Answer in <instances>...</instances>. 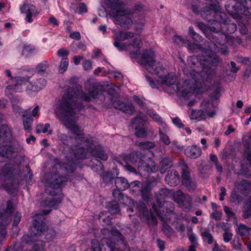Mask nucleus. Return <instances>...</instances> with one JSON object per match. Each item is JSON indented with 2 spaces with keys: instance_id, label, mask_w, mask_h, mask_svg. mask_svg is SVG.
I'll list each match as a JSON object with an SVG mask.
<instances>
[{
  "instance_id": "4d7b16f0",
  "label": "nucleus",
  "mask_w": 251,
  "mask_h": 251,
  "mask_svg": "<svg viewBox=\"0 0 251 251\" xmlns=\"http://www.w3.org/2000/svg\"><path fill=\"white\" fill-rule=\"evenodd\" d=\"M12 108L15 113H19V114L21 116H25V115H26V114H27V112L29 111L27 110L22 109L16 104H12Z\"/></svg>"
},
{
  "instance_id": "e2e57ef3",
  "label": "nucleus",
  "mask_w": 251,
  "mask_h": 251,
  "mask_svg": "<svg viewBox=\"0 0 251 251\" xmlns=\"http://www.w3.org/2000/svg\"><path fill=\"white\" fill-rule=\"evenodd\" d=\"M14 209L15 208L13 202L12 201L9 200L7 202L6 209L4 213H7L11 216V213L13 212Z\"/></svg>"
},
{
  "instance_id": "680f3d73",
  "label": "nucleus",
  "mask_w": 251,
  "mask_h": 251,
  "mask_svg": "<svg viewBox=\"0 0 251 251\" xmlns=\"http://www.w3.org/2000/svg\"><path fill=\"white\" fill-rule=\"evenodd\" d=\"M145 116L143 114L141 113L139 116H137L132 119L131 123L132 125H142L144 122Z\"/></svg>"
},
{
  "instance_id": "a19ab883",
  "label": "nucleus",
  "mask_w": 251,
  "mask_h": 251,
  "mask_svg": "<svg viewBox=\"0 0 251 251\" xmlns=\"http://www.w3.org/2000/svg\"><path fill=\"white\" fill-rule=\"evenodd\" d=\"M250 231H251V228L249 226L243 224L239 225L238 232L241 236H243L249 235Z\"/></svg>"
},
{
  "instance_id": "338daca9",
  "label": "nucleus",
  "mask_w": 251,
  "mask_h": 251,
  "mask_svg": "<svg viewBox=\"0 0 251 251\" xmlns=\"http://www.w3.org/2000/svg\"><path fill=\"white\" fill-rule=\"evenodd\" d=\"M163 232L167 235H170L173 232V228L167 223H163Z\"/></svg>"
},
{
  "instance_id": "774afa93",
  "label": "nucleus",
  "mask_w": 251,
  "mask_h": 251,
  "mask_svg": "<svg viewBox=\"0 0 251 251\" xmlns=\"http://www.w3.org/2000/svg\"><path fill=\"white\" fill-rule=\"evenodd\" d=\"M161 202H160L159 205L158 207L155 204H153L152 206V209L154 213L156 214V216L161 217L162 214L161 213V209L162 207L161 206Z\"/></svg>"
},
{
  "instance_id": "412c9836",
  "label": "nucleus",
  "mask_w": 251,
  "mask_h": 251,
  "mask_svg": "<svg viewBox=\"0 0 251 251\" xmlns=\"http://www.w3.org/2000/svg\"><path fill=\"white\" fill-rule=\"evenodd\" d=\"M165 181L171 186H176L180 181L178 173L175 170L168 171L165 178Z\"/></svg>"
},
{
  "instance_id": "7ed1b4c3",
  "label": "nucleus",
  "mask_w": 251,
  "mask_h": 251,
  "mask_svg": "<svg viewBox=\"0 0 251 251\" xmlns=\"http://www.w3.org/2000/svg\"><path fill=\"white\" fill-rule=\"evenodd\" d=\"M21 164L13 165L6 164L0 169V187L4 188L9 193H13L18 187L20 181L25 180L26 183L33 182L32 172L28 165L23 171Z\"/></svg>"
},
{
  "instance_id": "f704fd0d",
  "label": "nucleus",
  "mask_w": 251,
  "mask_h": 251,
  "mask_svg": "<svg viewBox=\"0 0 251 251\" xmlns=\"http://www.w3.org/2000/svg\"><path fill=\"white\" fill-rule=\"evenodd\" d=\"M106 207L108 211L112 214H115L120 211V207L118 202L116 201H113L109 202Z\"/></svg>"
},
{
  "instance_id": "4be33fe9",
  "label": "nucleus",
  "mask_w": 251,
  "mask_h": 251,
  "mask_svg": "<svg viewBox=\"0 0 251 251\" xmlns=\"http://www.w3.org/2000/svg\"><path fill=\"white\" fill-rule=\"evenodd\" d=\"M47 84L46 80L43 77L37 79L33 83L29 84L27 86L26 90H31L37 92L43 89Z\"/></svg>"
},
{
  "instance_id": "c756f323",
  "label": "nucleus",
  "mask_w": 251,
  "mask_h": 251,
  "mask_svg": "<svg viewBox=\"0 0 251 251\" xmlns=\"http://www.w3.org/2000/svg\"><path fill=\"white\" fill-rule=\"evenodd\" d=\"M62 201V199L60 197L52 198L50 199H47L44 200L41 202V205L44 207H48L50 208L54 207L58 204L60 203Z\"/></svg>"
},
{
  "instance_id": "f257e3e1",
  "label": "nucleus",
  "mask_w": 251,
  "mask_h": 251,
  "mask_svg": "<svg viewBox=\"0 0 251 251\" xmlns=\"http://www.w3.org/2000/svg\"><path fill=\"white\" fill-rule=\"evenodd\" d=\"M77 98L86 102L91 101V98L81 90V87L76 85L75 88L69 87L61 100L54 106V113L57 118L64 122L65 126L74 135L77 143H87V147L93 144V139L89 136H85L83 130L75 123V110L83 108L80 102H77Z\"/></svg>"
},
{
  "instance_id": "aec40b11",
  "label": "nucleus",
  "mask_w": 251,
  "mask_h": 251,
  "mask_svg": "<svg viewBox=\"0 0 251 251\" xmlns=\"http://www.w3.org/2000/svg\"><path fill=\"white\" fill-rule=\"evenodd\" d=\"M82 146L79 147L76 149L74 152V156L77 159H82L86 158L88 151H91L92 144H90L89 147H87V143H79Z\"/></svg>"
},
{
  "instance_id": "2eb2a0df",
  "label": "nucleus",
  "mask_w": 251,
  "mask_h": 251,
  "mask_svg": "<svg viewBox=\"0 0 251 251\" xmlns=\"http://www.w3.org/2000/svg\"><path fill=\"white\" fill-rule=\"evenodd\" d=\"M20 12L22 14H25V20L29 23L32 22V17L38 15L39 12L35 5L29 3L27 1H25L23 4L20 6Z\"/></svg>"
},
{
  "instance_id": "6ab92c4d",
  "label": "nucleus",
  "mask_w": 251,
  "mask_h": 251,
  "mask_svg": "<svg viewBox=\"0 0 251 251\" xmlns=\"http://www.w3.org/2000/svg\"><path fill=\"white\" fill-rule=\"evenodd\" d=\"M112 105L115 109L129 114H132L134 110L133 104L131 102L125 103L117 100L113 102Z\"/></svg>"
},
{
  "instance_id": "6e6d98bb",
  "label": "nucleus",
  "mask_w": 251,
  "mask_h": 251,
  "mask_svg": "<svg viewBox=\"0 0 251 251\" xmlns=\"http://www.w3.org/2000/svg\"><path fill=\"white\" fill-rule=\"evenodd\" d=\"M163 205L166 208V213L171 214L174 211V204L172 202L169 201H164Z\"/></svg>"
},
{
  "instance_id": "4c0bfd02",
  "label": "nucleus",
  "mask_w": 251,
  "mask_h": 251,
  "mask_svg": "<svg viewBox=\"0 0 251 251\" xmlns=\"http://www.w3.org/2000/svg\"><path fill=\"white\" fill-rule=\"evenodd\" d=\"M109 7L113 10L123 8L125 7V3L120 0H108Z\"/></svg>"
},
{
  "instance_id": "423d86ee",
  "label": "nucleus",
  "mask_w": 251,
  "mask_h": 251,
  "mask_svg": "<svg viewBox=\"0 0 251 251\" xmlns=\"http://www.w3.org/2000/svg\"><path fill=\"white\" fill-rule=\"evenodd\" d=\"M11 134L9 128L6 125H2L0 127V162L5 161L6 159H14V164L12 162L8 163L11 165L16 163L21 164L23 160L22 156L19 155V149L18 148L7 144L10 142Z\"/></svg>"
},
{
  "instance_id": "20e7f679",
  "label": "nucleus",
  "mask_w": 251,
  "mask_h": 251,
  "mask_svg": "<svg viewBox=\"0 0 251 251\" xmlns=\"http://www.w3.org/2000/svg\"><path fill=\"white\" fill-rule=\"evenodd\" d=\"M56 164L52 168L53 173L47 174L45 175L46 180V192L50 196L60 195L61 188L66 184L68 178L63 176L67 173H73L76 169V165L74 162L67 163L58 162V159L55 158Z\"/></svg>"
},
{
  "instance_id": "3c124183",
  "label": "nucleus",
  "mask_w": 251,
  "mask_h": 251,
  "mask_svg": "<svg viewBox=\"0 0 251 251\" xmlns=\"http://www.w3.org/2000/svg\"><path fill=\"white\" fill-rule=\"evenodd\" d=\"M50 127V125L48 123L46 124L45 125L42 124H40L37 125L36 131L37 133H40L41 132L46 133Z\"/></svg>"
},
{
  "instance_id": "ddd939ff",
  "label": "nucleus",
  "mask_w": 251,
  "mask_h": 251,
  "mask_svg": "<svg viewBox=\"0 0 251 251\" xmlns=\"http://www.w3.org/2000/svg\"><path fill=\"white\" fill-rule=\"evenodd\" d=\"M116 15L114 18V23L119 25L122 28L128 29L130 28L133 24L132 19L128 16L122 15V13L125 12L126 14H131L133 12H131L129 9H126L124 11L117 9Z\"/></svg>"
},
{
  "instance_id": "b1692460",
  "label": "nucleus",
  "mask_w": 251,
  "mask_h": 251,
  "mask_svg": "<svg viewBox=\"0 0 251 251\" xmlns=\"http://www.w3.org/2000/svg\"><path fill=\"white\" fill-rule=\"evenodd\" d=\"M115 185L116 188L119 190H125L129 187V183L127 180L123 177H117L115 179Z\"/></svg>"
},
{
  "instance_id": "f8f14e48",
  "label": "nucleus",
  "mask_w": 251,
  "mask_h": 251,
  "mask_svg": "<svg viewBox=\"0 0 251 251\" xmlns=\"http://www.w3.org/2000/svg\"><path fill=\"white\" fill-rule=\"evenodd\" d=\"M182 184L189 191H194L197 188V183L195 178L190 176V169L186 164L183 163L180 166Z\"/></svg>"
},
{
  "instance_id": "de8ad7c7",
  "label": "nucleus",
  "mask_w": 251,
  "mask_h": 251,
  "mask_svg": "<svg viewBox=\"0 0 251 251\" xmlns=\"http://www.w3.org/2000/svg\"><path fill=\"white\" fill-rule=\"evenodd\" d=\"M137 145L141 148L147 150L155 147V144L152 142H139Z\"/></svg>"
},
{
  "instance_id": "bb28decb",
  "label": "nucleus",
  "mask_w": 251,
  "mask_h": 251,
  "mask_svg": "<svg viewBox=\"0 0 251 251\" xmlns=\"http://www.w3.org/2000/svg\"><path fill=\"white\" fill-rule=\"evenodd\" d=\"M210 104L213 107L214 106V103L211 101V100H204L202 101L201 106L202 109V111H203V112L206 113L209 116L212 117L215 114L216 112L215 110L211 111L209 110Z\"/></svg>"
},
{
  "instance_id": "e433bc0d",
  "label": "nucleus",
  "mask_w": 251,
  "mask_h": 251,
  "mask_svg": "<svg viewBox=\"0 0 251 251\" xmlns=\"http://www.w3.org/2000/svg\"><path fill=\"white\" fill-rule=\"evenodd\" d=\"M49 67V64L47 61H44L38 64L36 67V72L41 75H45L47 74V69Z\"/></svg>"
},
{
  "instance_id": "5701e85b",
  "label": "nucleus",
  "mask_w": 251,
  "mask_h": 251,
  "mask_svg": "<svg viewBox=\"0 0 251 251\" xmlns=\"http://www.w3.org/2000/svg\"><path fill=\"white\" fill-rule=\"evenodd\" d=\"M185 154L190 158L196 159L201 156V148L193 145L188 147L184 151Z\"/></svg>"
},
{
  "instance_id": "0eeeda50",
  "label": "nucleus",
  "mask_w": 251,
  "mask_h": 251,
  "mask_svg": "<svg viewBox=\"0 0 251 251\" xmlns=\"http://www.w3.org/2000/svg\"><path fill=\"white\" fill-rule=\"evenodd\" d=\"M209 5L204 7L201 11V17L210 23L211 26L216 27L222 25H225L227 23L226 15L225 13L221 12V8L219 2L216 0H206Z\"/></svg>"
},
{
  "instance_id": "9b49d317",
  "label": "nucleus",
  "mask_w": 251,
  "mask_h": 251,
  "mask_svg": "<svg viewBox=\"0 0 251 251\" xmlns=\"http://www.w3.org/2000/svg\"><path fill=\"white\" fill-rule=\"evenodd\" d=\"M50 210L47 212L45 211H43L44 214H36L32 221V225L30 228V233L33 234L35 236H40L44 233L48 228V226L45 222L44 215L48 214Z\"/></svg>"
},
{
  "instance_id": "49530a36",
  "label": "nucleus",
  "mask_w": 251,
  "mask_h": 251,
  "mask_svg": "<svg viewBox=\"0 0 251 251\" xmlns=\"http://www.w3.org/2000/svg\"><path fill=\"white\" fill-rule=\"evenodd\" d=\"M230 200L232 202L239 204L242 201L243 198L240 194L233 191L231 194Z\"/></svg>"
},
{
  "instance_id": "f3484780",
  "label": "nucleus",
  "mask_w": 251,
  "mask_h": 251,
  "mask_svg": "<svg viewBox=\"0 0 251 251\" xmlns=\"http://www.w3.org/2000/svg\"><path fill=\"white\" fill-rule=\"evenodd\" d=\"M11 221V216L7 213L0 212V242L3 241L6 235V226Z\"/></svg>"
},
{
  "instance_id": "5fc2aeb1",
  "label": "nucleus",
  "mask_w": 251,
  "mask_h": 251,
  "mask_svg": "<svg viewBox=\"0 0 251 251\" xmlns=\"http://www.w3.org/2000/svg\"><path fill=\"white\" fill-rule=\"evenodd\" d=\"M171 148L174 151L179 152L183 150L184 146L180 145L177 141L175 140L171 144Z\"/></svg>"
},
{
  "instance_id": "c85d7f7f",
  "label": "nucleus",
  "mask_w": 251,
  "mask_h": 251,
  "mask_svg": "<svg viewBox=\"0 0 251 251\" xmlns=\"http://www.w3.org/2000/svg\"><path fill=\"white\" fill-rule=\"evenodd\" d=\"M172 165V159L169 157H165L160 162V172L161 174L165 173Z\"/></svg>"
},
{
  "instance_id": "a18cd8bd",
  "label": "nucleus",
  "mask_w": 251,
  "mask_h": 251,
  "mask_svg": "<svg viewBox=\"0 0 251 251\" xmlns=\"http://www.w3.org/2000/svg\"><path fill=\"white\" fill-rule=\"evenodd\" d=\"M136 208L140 214L146 215L148 213L146 205L142 201H140L137 203Z\"/></svg>"
},
{
  "instance_id": "1a4fd4ad",
  "label": "nucleus",
  "mask_w": 251,
  "mask_h": 251,
  "mask_svg": "<svg viewBox=\"0 0 251 251\" xmlns=\"http://www.w3.org/2000/svg\"><path fill=\"white\" fill-rule=\"evenodd\" d=\"M208 48H204V55L199 56L198 59L202 65L210 69L213 66H217L222 60L218 56L214 54L219 51V49L214 42L210 41L208 42Z\"/></svg>"
},
{
  "instance_id": "864d4df0",
  "label": "nucleus",
  "mask_w": 251,
  "mask_h": 251,
  "mask_svg": "<svg viewBox=\"0 0 251 251\" xmlns=\"http://www.w3.org/2000/svg\"><path fill=\"white\" fill-rule=\"evenodd\" d=\"M122 191V190H119V189L116 188V189L113 190L112 192V195L113 197L119 201H121L124 198V195L121 192Z\"/></svg>"
},
{
  "instance_id": "79ce46f5",
  "label": "nucleus",
  "mask_w": 251,
  "mask_h": 251,
  "mask_svg": "<svg viewBox=\"0 0 251 251\" xmlns=\"http://www.w3.org/2000/svg\"><path fill=\"white\" fill-rule=\"evenodd\" d=\"M201 235L204 242H207L209 244H211L213 243V237L209 231L204 230L201 232Z\"/></svg>"
},
{
  "instance_id": "39448f33",
  "label": "nucleus",
  "mask_w": 251,
  "mask_h": 251,
  "mask_svg": "<svg viewBox=\"0 0 251 251\" xmlns=\"http://www.w3.org/2000/svg\"><path fill=\"white\" fill-rule=\"evenodd\" d=\"M101 232L105 237L100 243L97 239L92 240L93 251H123L126 248L125 238L118 230L104 228Z\"/></svg>"
},
{
  "instance_id": "69168bd1",
  "label": "nucleus",
  "mask_w": 251,
  "mask_h": 251,
  "mask_svg": "<svg viewBox=\"0 0 251 251\" xmlns=\"http://www.w3.org/2000/svg\"><path fill=\"white\" fill-rule=\"evenodd\" d=\"M244 155L251 167V150L248 146H246L244 150Z\"/></svg>"
},
{
  "instance_id": "052dcab7",
  "label": "nucleus",
  "mask_w": 251,
  "mask_h": 251,
  "mask_svg": "<svg viewBox=\"0 0 251 251\" xmlns=\"http://www.w3.org/2000/svg\"><path fill=\"white\" fill-rule=\"evenodd\" d=\"M173 41L179 45H186V43H188V40L186 39H184L179 36H175L173 38Z\"/></svg>"
},
{
  "instance_id": "7c9ffc66",
  "label": "nucleus",
  "mask_w": 251,
  "mask_h": 251,
  "mask_svg": "<svg viewBox=\"0 0 251 251\" xmlns=\"http://www.w3.org/2000/svg\"><path fill=\"white\" fill-rule=\"evenodd\" d=\"M23 117V121L24 129L28 132L31 130V127L33 123V118L30 114L29 110L27 112V114Z\"/></svg>"
},
{
  "instance_id": "a211bd4d",
  "label": "nucleus",
  "mask_w": 251,
  "mask_h": 251,
  "mask_svg": "<svg viewBox=\"0 0 251 251\" xmlns=\"http://www.w3.org/2000/svg\"><path fill=\"white\" fill-rule=\"evenodd\" d=\"M173 199L178 203L186 202L187 203V207L190 208L192 204V199L188 195H185L181 190H178L173 193Z\"/></svg>"
},
{
  "instance_id": "6e6552de",
  "label": "nucleus",
  "mask_w": 251,
  "mask_h": 251,
  "mask_svg": "<svg viewBox=\"0 0 251 251\" xmlns=\"http://www.w3.org/2000/svg\"><path fill=\"white\" fill-rule=\"evenodd\" d=\"M115 40L114 42V46L119 50L122 51L127 50L130 46L133 47V50L130 53L131 58H136L140 55L141 39L138 38H135L133 42L129 44L126 45L125 43H121L120 41L128 40L134 37V33L131 32H119L115 34Z\"/></svg>"
},
{
  "instance_id": "58836bf2",
  "label": "nucleus",
  "mask_w": 251,
  "mask_h": 251,
  "mask_svg": "<svg viewBox=\"0 0 251 251\" xmlns=\"http://www.w3.org/2000/svg\"><path fill=\"white\" fill-rule=\"evenodd\" d=\"M106 215V212H101L99 215L100 222L102 226L109 225L111 224V218Z\"/></svg>"
},
{
  "instance_id": "473e14b6",
  "label": "nucleus",
  "mask_w": 251,
  "mask_h": 251,
  "mask_svg": "<svg viewBox=\"0 0 251 251\" xmlns=\"http://www.w3.org/2000/svg\"><path fill=\"white\" fill-rule=\"evenodd\" d=\"M91 153L95 157L100 158L103 161L106 160L108 158L107 154L100 147H97L95 148L91 151Z\"/></svg>"
},
{
  "instance_id": "13d9d810",
  "label": "nucleus",
  "mask_w": 251,
  "mask_h": 251,
  "mask_svg": "<svg viewBox=\"0 0 251 251\" xmlns=\"http://www.w3.org/2000/svg\"><path fill=\"white\" fill-rule=\"evenodd\" d=\"M103 181L105 183L111 182L114 179L113 174L110 172H105L102 175Z\"/></svg>"
},
{
  "instance_id": "37998d69",
  "label": "nucleus",
  "mask_w": 251,
  "mask_h": 251,
  "mask_svg": "<svg viewBox=\"0 0 251 251\" xmlns=\"http://www.w3.org/2000/svg\"><path fill=\"white\" fill-rule=\"evenodd\" d=\"M170 193L169 189L166 188H161L158 192L156 194V197L158 200L163 199L167 198L170 195Z\"/></svg>"
},
{
  "instance_id": "0e129e2a",
  "label": "nucleus",
  "mask_w": 251,
  "mask_h": 251,
  "mask_svg": "<svg viewBox=\"0 0 251 251\" xmlns=\"http://www.w3.org/2000/svg\"><path fill=\"white\" fill-rule=\"evenodd\" d=\"M224 26H225V27L226 29V31L229 33H233L237 29V25L234 23L227 24L226 23V25Z\"/></svg>"
},
{
  "instance_id": "dca6fc26",
  "label": "nucleus",
  "mask_w": 251,
  "mask_h": 251,
  "mask_svg": "<svg viewBox=\"0 0 251 251\" xmlns=\"http://www.w3.org/2000/svg\"><path fill=\"white\" fill-rule=\"evenodd\" d=\"M223 28L222 25L217 27L215 26L210 27V30L216 33L215 35H213V39L217 43L224 46L228 42L230 37L227 34L221 32Z\"/></svg>"
},
{
  "instance_id": "09e8293b",
  "label": "nucleus",
  "mask_w": 251,
  "mask_h": 251,
  "mask_svg": "<svg viewBox=\"0 0 251 251\" xmlns=\"http://www.w3.org/2000/svg\"><path fill=\"white\" fill-rule=\"evenodd\" d=\"M203 111H202V110H192L191 114V119L199 121L203 115Z\"/></svg>"
},
{
  "instance_id": "bf43d9fd",
  "label": "nucleus",
  "mask_w": 251,
  "mask_h": 251,
  "mask_svg": "<svg viewBox=\"0 0 251 251\" xmlns=\"http://www.w3.org/2000/svg\"><path fill=\"white\" fill-rule=\"evenodd\" d=\"M147 133V130L144 127H135V135L137 137L143 138Z\"/></svg>"
},
{
  "instance_id": "603ef678",
  "label": "nucleus",
  "mask_w": 251,
  "mask_h": 251,
  "mask_svg": "<svg viewBox=\"0 0 251 251\" xmlns=\"http://www.w3.org/2000/svg\"><path fill=\"white\" fill-rule=\"evenodd\" d=\"M189 34L197 42H200L202 40V37L199 34L195 32L193 27L192 26L189 27Z\"/></svg>"
},
{
  "instance_id": "ea45409f",
  "label": "nucleus",
  "mask_w": 251,
  "mask_h": 251,
  "mask_svg": "<svg viewBox=\"0 0 251 251\" xmlns=\"http://www.w3.org/2000/svg\"><path fill=\"white\" fill-rule=\"evenodd\" d=\"M35 236L31 233L30 235L25 234L22 237L21 242L24 244L30 245L36 241L35 238Z\"/></svg>"
},
{
  "instance_id": "9d476101",
  "label": "nucleus",
  "mask_w": 251,
  "mask_h": 251,
  "mask_svg": "<svg viewBox=\"0 0 251 251\" xmlns=\"http://www.w3.org/2000/svg\"><path fill=\"white\" fill-rule=\"evenodd\" d=\"M146 153L142 151H134L130 153L128 157L129 162L133 164H137L139 171L145 172L148 173H151L156 172L157 167L154 163L152 165V167H150L146 161Z\"/></svg>"
},
{
  "instance_id": "72a5a7b5",
  "label": "nucleus",
  "mask_w": 251,
  "mask_h": 251,
  "mask_svg": "<svg viewBox=\"0 0 251 251\" xmlns=\"http://www.w3.org/2000/svg\"><path fill=\"white\" fill-rule=\"evenodd\" d=\"M185 46L188 50L192 52H197L199 50L201 52V55H204L203 51H204V48H203L201 45L195 43H191L188 41V43H186Z\"/></svg>"
},
{
  "instance_id": "a878e982",
  "label": "nucleus",
  "mask_w": 251,
  "mask_h": 251,
  "mask_svg": "<svg viewBox=\"0 0 251 251\" xmlns=\"http://www.w3.org/2000/svg\"><path fill=\"white\" fill-rule=\"evenodd\" d=\"M140 192L142 199L145 201L149 199L151 195V187L150 183L148 181L142 184Z\"/></svg>"
},
{
  "instance_id": "c03bdc74",
  "label": "nucleus",
  "mask_w": 251,
  "mask_h": 251,
  "mask_svg": "<svg viewBox=\"0 0 251 251\" xmlns=\"http://www.w3.org/2000/svg\"><path fill=\"white\" fill-rule=\"evenodd\" d=\"M27 74L24 76H18L16 77L17 81L24 82L27 81L29 79L34 75V71L33 69H27Z\"/></svg>"
},
{
  "instance_id": "4468645a",
  "label": "nucleus",
  "mask_w": 251,
  "mask_h": 251,
  "mask_svg": "<svg viewBox=\"0 0 251 251\" xmlns=\"http://www.w3.org/2000/svg\"><path fill=\"white\" fill-rule=\"evenodd\" d=\"M251 7V5L247 4L245 2L241 4H239L237 5H232V8L233 11L230 10V6L229 4L225 5V8L227 11L232 16V17L237 20H240L242 19L241 15H248L250 14L249 11V8Z\"/></svg>"
},
{
  "instance_id": "8fccbe9b",
  "label": "nucleus",
  "mask_w": 251,
  "mask_h": 251,
  "mask_svg": "<svg viewBox=\"0 0 251 251\" xmlns=\"http://www.w3.org/2000/svg\"><path fill=\"white\" fill-rule=\"evenodd\" d=\"M69 64V60L67 57L63 58L60 62L59 71L63 74L67 70Z\"/></svg>"
},
{
  "instance_id": "cd10ccee",
  "label": "nucleus",
  "mask_w": 251,
  "mask_h": 251,
  "mask_svg": "<svg viewBox=\"0 0 251 251\" xmlns=\"http://www.w3.org/2000/svg\"><path fill=\"white\" fill-rule=\"evenodd\" d=\"M147 114L152 118V119L156 121V122L159 123L163 128H164L165 131L166 132L168 130V126L165 123H163L162 121L161 117L159 116L158 114L155 111L151 109H148L147 111Z\"/></svg>"
},
{
  "instance_id": "2f4dec72",
  "label": "nucleus",
  "mask_w": 251,
  "mask_h": 251,
  "mask_svg": "<svg viewBox=\"0 0 251 251\" xmlns=\"http://www.w3.org/2000/svg\"><path fill=\"white\" fill-rule=\"evenodd\" d=\"M57 137L62 144L66 146L72 147L73 138L66 134L58 132Z\"/></svg>"
},
{
  "instance_id": "c9c22d12",
  "label": "nucleus",
  "mask_w": 251,
  "mask_h": 251,
  "mask_svg": "<svg viewBox=\"0 0 251 251\" xmlns=\"http://www.w3.org/2000/svg\"><path fill=\"white\" fill-rule=\"evenodd\" d=\"M168 131V130L166 132L165 131L164 128H163L162 127L159 128V135L160 141L162 142L166 145H169L171 143L170 138L167 135V133Z\"/></svg>"
},
{
  "instance_id": "393cba45",
  "label": "nucleus",
  "mask_w": 251,
  "mask_h": 251,
  "mask_svg": "<svg viewBox=\"0 0 251 251\" xmlns=\"http://www.w3.org/2000/svg\"><path fill=\"white\" fill-rule=\"evenodd\" d=\"M105 90L104 86L101 84H96L94 86L93 90L90 91L89 94L93 99H100V96L103 94Z\"/></svg>"
},
{
  "instance_id": "f03ea898",
  "label": "nucleus",
  "mask_w": 251,
  "mask_h": 251,
  "mask_svg": "<svg viewBox=\"0 0 251 251\" xmlns=\"http://www.w3.org/2000/svg\"><path fill=\"white\" fill-rule=\"evenodd\" d=\"M154 52L152 50H145L141 55L142 64H144L147 70L150 73L158 75L159 78L158 83L162 86L170 88V93L179 92L182 96L187 99L191 97L193 93L194 89L188 85L187 81L184 82L183 87L181 90L179 85L176 84V76L174 73H169L167 75H162L161 72L163 71L160 63L156 62L154 59Z\"/></svg>"
}]
</instances>
